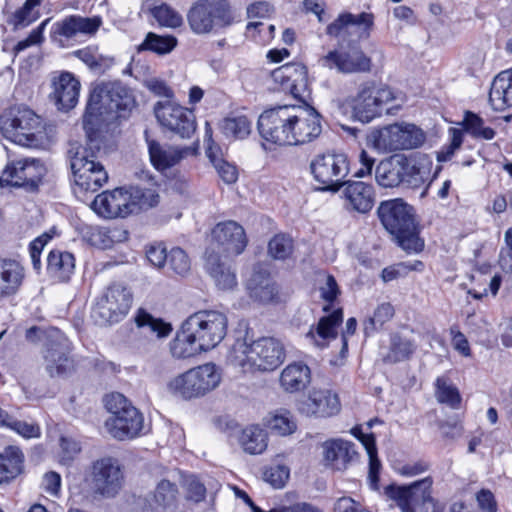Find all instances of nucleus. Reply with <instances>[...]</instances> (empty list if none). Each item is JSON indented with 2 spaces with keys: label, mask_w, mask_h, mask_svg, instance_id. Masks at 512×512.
<instances>
[{
  "label": "nucleus",
  "mask_w": 512,
  "mask_h": 512,
  "mask_svg": "<svg viewBox=\"0 0 512 512\" xmlns=\"http://www.w3.org/2000/svg\"><path fill=\"white\" fill-rule=\"evenodd\" d=\"M134 107L135 99L122 83L100 82L93 86L83 116L88 144L69 150L74 183L81 191L96 192L107 183L108 173L96 161L95 149L99 150L98 132L104 125L126 118Z\"/></svg>",
  "instance_id": "nucleus-1"
},
{
  "label": "nucleus",
  "mask_w": 512,
  "mask_h": 512,
  "mask_svg": "<svg viewBox=\"0 0 512 512\" xmlns=\"http://www.w3.org/2000/svg\"><path fill=\"white\" fill-rule=\"evenodd\" d=\"M320 114L308 105H283L264 111L258 119L262 139L278 146L301 145L321 134Z\"/></svg>",
  "instance_id": "nucleus-2"
},
{
  "label": "nucleus",
  "mask_w": 512,
  "mask_h": 512,
  "mask_svg": "<svg viewBox=\"0 0 512 512\" xmlns=\"http://www.w3.org/2000/svg\"><path fill=\"white\" fill-rule=\"evenodd\" d=\"M228 318L218 310L204 309L189 315L169 343L175 359H188L216 348L226 337Z\"/></svg>",
  "instance_id": "nucleus-3"
},
{
  "label": "nucleus",
  "mask_w": 512,
  "mask_h": 512,
  "mask_svg": "<svg viewBox=\"0 0 512 512\" xmlns=\"http://www.w3.org/2000/svg\"><path fill=\"white\" fill-rule=\"evenodd\" d=\"M285 358V347L280 340L274 337L253 339L248 335L236 338L228 354L230 365L244 374L274 371Z\"/></svg>",
  "instance_id": "nucleus-4"
},
{
  "label": "nucleus",
  "mask_w": 512,
  "mask_h": 512,
  "mask_svg": "<svg viewBox=\"0 0 512 512\" xmlns=\"http://www.w3.org/2000/svg\"><path fill=\"white\" fill-rule=\"evenodd\" d=\"M2 135L27 148L41 149L50 143L44 119L26 106H14L0 116Z\"/></svg>",
  "instance_id": "nucleus-5"
},
{
  "label": "nucleus",
  "mask_w": 512,
  "mask_h": 512,
  "mask_svg": "<svg viewBox=\"0 0 512 512\" xmlns=\"http://www.w3.org/2000/svg\"><path fill=\"white\" fill-rule=\"evenodd\" d=\"M110 416L104 427L113 438L125 441L142 434L144 417L142 413L121 393L113 392L104 398Z\"/></svg>",
  "instance_id": "nucleus-6"
},
{
  "label": "nucleus",
  "mask_w": 512,
  "mask_h": 512,
  "mask_svg": "<svg viewBox=\"0 0 512 512\" xmlns=\"http://www.w3.org/2000/svg\"><path fill=\"white\" fill-rule=\"evenodd\" d=\"M396 100L398 97L390 87L376 86L373 81H367L361 83L356 94L347 98L345 102L351 109L354 119L370 123L384 111L391 114L393 108H399L400 105L389 106Z\"/></svg>",
  "instance_id": "nucleus-7"
},
{
  "label": "nucleus",
  "mask_w": 512,
  "mask_h": 512,
  "mask_svg": "<svg viewBox=\"0 0 512 512\" xmlns=\"http://www.w3.org/2000/svg\"><path fill=\"white\" fill-rule=\"evenodd\" d=\"M234 15L229 0H197L187 12V22L196 35H206L230 26Z\"/></svg>",
  "instance_id": "nucleus-8"
},
{
  "label": "nucleus",
  "mask_w": 512,
  "mask_h": 512,
  "mask_svg": "<svg viewBox=\"0 0 512 512\" xmlns=\"http://www.w3.org/2000/svg\"><path fill=\"white\" fill-rule=\"evenodd\" d=\"M425 133L412 123L397 122L374 130L369 141L380 152H396L420 147L425 142Z\"/></svg>",
  "instance_id": "nucleus-9"
},
{
  "label": "nucleus",
  "mask_w": 512,
  "mask_h": 512,
  "mask_svg": "<svg viewBox=\"0 0 512 512\" xmlns=\"http://www.w3.org/2000/svg\"><path fill=\"white\" fill-rule=\"evenodd\" d=\"M314 180L322 185L321 190L338 191L350 171V162L344 153L316 155L310 162Z\"/></svg>",
  "instance_id": "nucleus-10"
},
{
  "label": "nucleus",
  "mask_w": 512,
  "mask_h": 512,
  "mask_svg": "<svg viewBox=\"0 0 512 512\" xmlns=\"http://www.w3.org/2000/svg\"><path fill=\"white\" fill-rule=\"evenodd\" d=\"M133 302L131 290L119 283L110 285L98 298L93 317L101 324H113L123 320Z\"/></svg>",
  "instance_id": "nucleus-11"
},
{
  "label": "nucleus",
  "mask_w": 512,
  "mask_h": 512,
  "mask_svg": "<svg viewBox=\"0 0 512 512\" xmlns=\"http://www.w3.org/2000/svg\"><path fill=\"white\" fill-rule=\"evenodd\" d=\"M45 174V166L37 159L13 160L6 165L0 176V188L23 187L34 191Z\"/></svg>",
  "instance_id": "nucleus-12"
},
{
  "label": "nucleus",
  "mask_w": 512,
  "mask_h": 512,
  "mask_svg": "<svg viewBox=\"0 0 512 512\" xmlns=\"http://www.w3.org/2000/svg\"><path fill=\"white\" fill-rule=\"evenodd\" d=\"M48 336L52 342L42 350L45 371L50 377H65L75 368L71 343L59 329L51 330Z\"/></svg>",
  "instance_id": "nucleus-13"
},
{
  "label": "nucleus",
  "mask_w": 512,
  "mask_h": 512,
  "mask_svg": "<svg viewBox=\"0 0 512 512\" xmlns=\"http://www.w3.org/2000/svg\"><path fill=\"white\" fill-rule=\"evenodd\" d=\"M432 484L431 477H425L409 485L391 484L385 488V495L401 512H415L416 507L433 501Z\"/></svg>",
  "instance_id": "nucleus-14"
},
{
  "label": "nucleus",
  "mask_w": 512,
  "mask_h": 512,
  "mask_svg": "<svg viewBox=\"0 0 512 512\" xmlns=\"http://www.w3.org/2000/svg\"><path fill=\"white\" fill-rule=\"evenodd\" d=\"M154 113L162 127L181 138H190L196 130L193 112L176 102L159 101L154 107Z\"/></svg>",
  "instance_id": "nucleus-15"
},
{
  "label": "nucleus",
  "mask_w": 512,
  "mask_h": 512,
  "mask_svg": "<svg viewBox=\"0 0 512 512\" xmlns=\"http://www.w3.org/2000/svg\"><path fill=\"white\" fill-rule=\"evenodd\" d=\"M323 67L335 69L342 74L365 73L371 70L372 62L358 45H349L328 52L320 59Z\"/></svg>",
  "instance_id": "nucleus-16"
},
{
  "label": "nucleus",
  "mask_w": 512,
  "mask_h": 512,
  "mask_svg": "<svg viewBox=\"0 0 512 512\" xmlns=\"http://www.w3.org/2000/svg\"><path fill=\"white\" fill-rule=\"evenodd\" d=\"M296 410L308 418H328L337 415L341 404L337 393L327 388H312L296 402Z\"/></svg>",
  "instance_id": "nucleus-17"
},
{
  "label": "nucleus",
  "mask_w": 512,
  "mask_h": 512,
  "mask_svg": "<svg viewBox=\"0 0 512 512\" xmlns=\"http://www.w3.org/2000/svg\"><path fill=\"white\" fill-rule=\"evenodd\" d=\"M248 239L244 228L235 221L218 223L212 230V243L206 252L226 256L240 255L246 248Z\"/></svg>",
  "instance_id": "nucleus-18"
},
{
  "label": "nucleus",
  "mask_w": 512,
  "mask_h": 512,
  "mask_svg": "<svg viewBox=\"0 0 512 512\" xmlns=\"http://www.w3.org/2000/svg\"><path fill=\"white\" fill-rule=\"evenodd\" d=\"M124 475L118 460L105 457L93 463L92 485L95 493L111 498L122 489Z\"/></svg>",
  "instance_id": "nucleus-19"
},
{
  "label": "nucleus",
  "mask_w": 512,
  "mask_h": 512,
  "mask_svg": "<svg viewBox=\"0 0 512 512\" xmlns=\"http://www.w3.org/2000/svg\"><path fill=\"white\" fill-rule=\"evenodd\" d=\"M274 82L280 84L283 91L301 101L309 96L307 69L300 63H287L272 72Z\"/></svg>",
  "instance_id": "nucleus-20"
},
{
  "label": "nucleus",
  "mask_w": 512,
  "mask_h": 512,
  "mask_svg": "<svg viewBox=\"0 0 512 512\" xmlns=\"http://www.w3.org/2000/svg\"><path fill=\"white\" fill-rule=\"evenodd\" d=\"M179 497L177 484L162 479L157 482L153 492L144 498L138 499L137 506L142 512H174Z\"/></svg>",
  "instance_id": "nucleus-21"
},
{
  "label": "nucleus",
  "mask_w": 512,
  "mask_h": 512,
  "mask_svg": "<svg viewBox=\"0 0 512 512\" xmlns=\"http://www.w3.org/2000/svg\"><path fill=\"white\" fill-rule=\"evenodd\" d=\"M378 215L385 229L392 235L412 227L415 223L413 208L402 199L381 202Z\"/></svg>",
  "instance_id": "nucleus-22"
},
{
  "label": "nucleus",
  "mask_w": 512,
  "mask_h": 512,
  "mask_svg": "<svg viewBox=\"0 0 512 512\" xmlns=\"http://www.w3.org/2000/svg\"><path fill=\"white\" fill-rule=\"evenodd\" d=\"M129 191L116 188L98 194L92 202V209L104 218H125L132 214Z\"/></svg>",
  "instance_id": "nucleus-23"
},
{
  "label": "nucleus",
  "mask_w": 512,
  "mask_h": 512,
  "mask_svg": "<svg viewBox=\"0 0 512 512\" xmlns=\"http://www.w3.org/2000/svg\"><path fill=\"white\" fill-rule=\"evenodd\" d=\"M147 145L150 161L155 169L160 172H165L188 156H196L198 154V145L178 147L162 145L157 141L148 139Z\"/></svg>",
  "instance_id": "nucleus-24"
},
{
  "label": "nucleus",
  "mask_w": 512,
  "mask_h": 512,
  "mask_svg": "<svg viewBox=\"0 0 512 512\" xmlns=\"http://www.w3.org/2000/svg\"><path fill=\"white\" fill-rule=\"evenodd\" d=\"M51 97L58 109L69 110L76 106L81 84L70 72H62L52 80Z\"/></svg>",
  "instance_id": "nucleus-25"
},
{
  "label": "nucleus",
  "mask_w": 512,
  "mask_h": 512,
  "mask_svg": "<svg viewBox=\"0 0 512 512\" xmlns=\"http://www.w3.org/2000/svg\"><path fill=\"white\" fill-rule=\"evenodd\" d=\"M102 21L99 17H82L72 15L54 24V33L66 40H77L81 37L94 35Z\"/></svg>",
  "instance_id": "nucleus-26"
},
{
  "label": "nucleus",
  "mask_w": 512,
  "mask_h": 512,
  "mask_svg": "<svg viewBox=\"0 0 512 512\" xmlns=\"http://www.w3.org/2000/svg\"><path fill=\"white\" fill-rule=\"evenodd\" d=\"M25 279L26 269L20 261L0 257V299L16 295Z\"/></svg>",
  "instance_id": "nucleus-27"
},
{
  "label": "nucleus",
  "mask_w": 512,
  "mask_h": 512,
  "mask_svg": "<svg viewBox=\"0 0 512 512\" xmlns=\"http://www.w3.org/2000/svg\"><path fill=\"white\" fill-rule=\"evenodd\" d=\"M323 459L325 466L344 471L357 455L354 444L343 439H330L323 443Z\"/></svg>",
  "instance_id": "nucleus-28"
},
{
  "label": "nucleus",
  "mask_w": 512,
  "mask_h": 512,
  "mask_svg": "<svg viewBox=\"0 0 512 512\" xmlns=\"http://www.w3.org/2000/svg\"><path fill=\"white\" fill-rule=\"evenodd\" d=\"M345 206L359 213L369 212L375 201L373 186L363 181H351L342 191Z\"/></svg>",
  "instance_id": "nucleus-29"
},
{
  "label": "nucleus",
  "mask_w": 512,
  "mask_h": 512,
  "mask_svg": "<svg viewBox=\"0 0 512 512\" xmlns=\"http://www.w3.org/2000/svg\"><path fill=\"white\" fill-rule=\"evenodd\" d=\"M311 382V369L301 361L284 367L279 375V386L285 392L294 394L305 390Z\"/></svg>",
  "instance_id": "nucleus-30"
},
{
  "label": "nucleus",
  "mask_w": 512,
  "mask_h": 512,
  "mask_svg": "<svg viewBox=\"0 0 512 512\" xmlns=\"http://www.w3.org/2000/svg\"><path fill=\"white\" fill-rule=\"evenodd\" d=\"M343 314L340 309L328 316L322 317L316 327H311L306 333V339L310 344L318 348H324L331 340L337 337V328L342 322Z\"/></svg>",
  "instance_id": "nucleus-31"
},
{
  "label": "nucleus",
  "mask_w": 512,
  "mask_h": 512,
  "mask_svg": "<svg viewBox=\"0 0 512 512\" xmlns=\"http://www.w3.org/2000/svg\"><path fill=\"white\" fill-rule=\"evenodd\" d=\"M205 269L218 289L232 290L237 286L235 271L222 261L220 255L215 254L214 250L206 252Z\"/></svg>",
  "instance_id": "nucleus-32"
},
{
  "label": "nucleus",
  "mask_w": 512,
  "mask_h": 512,
  "mask_svg": "<svg viewBox=\"0 0 512 512\" xmlns=\"http://www.w3.org/2000/svg\"><path fill=\"white\" fill-rule=\"evenodd\" d=\"M405 166L403 157L394 156L380 161L375 169V179L379 186L384 188L397 187L403 183Z\"/></svg>",
  "instance_id": "nucleus-33"
},
{
  "label": "nucleus",
  "mask_w": 512,
  "mask_h": 512,
  "mask_svg": "<svg viewBox=\"0 0 512 512\" xmlns=\"http://www.w3.org/2000/svg\"><path fill=\"white\" fill-rule=\"evenodd\" d=\"M489 102L496 111L512 107V69L496 75L491 85Z\"/></svg>",
  "instance_id": "nucleus-34"
},
{
  "label": "nucleus",
  "mask_w": 512,
  "mask_h": 512,
  "mask_svg": "<svg viewBox=\"0 0 512 512\" xmlns=\"http://www.w3.org/2000/svg\"><path fill=\"white\" fill-rule=\"evenodd\" d=\"M83 238L94 247L109 249L115 243L126 241L128 233L120 228L108 229L99 226H88L83 231Z\"/></svg>",
  "instance_id": "nucleus-35"
},
{
  "label": "nucleus",
  "mask_w": 512,
  "mask_h": 512,
  "mask_svg": "<svg viewBox=\"0 0 512 512\" xmlns=\"http://www.w3.org/2000/svg\"><path fill=\"white\" fill-rule=\"evenodd\" d=\"M200 397L215 390L221 383V369L214 363H205L190 369Z\"/></svg>",
  "instance_id": "nucleus-36"
},
{
  "label": "nucleus",
  "mask_w": 512,
  "mask_h": 512,
  "mask_svg": "<svg viewBox=\"0 0 512 512\" xmlns=\"http://www.w3.org/2000/svg\"><path fill=\"white\" fill-rule=\"evenodd\" d=\"M75 269L74 256L66 251L52 250L47 257V273L58 282L68 281Z\"/></svg>",
  "instance_id": "nucleus-37"
},
{
  "label": "nucleus",
  "mask_w": 512,
  "mask_h": 512,
  "mask_svg": "<svg viewBox=\"0 0 512 512\" xmlns=\"http://www.w3.org/2000/svg\"><path fill=\"white\" fill-rule=\"evenodd\" d=\"M403 166H405L403 183L417 188L429 179L432 160L427 155H418L410 161L403 157Z\"/></svg>",
  "instance_id": "nucleus-38"
},
{
  "label": "nucleus",
  "mask_w": 512,
  "mask_h": 512,
  "mask_svg": "<svg viewBox=\"0 0 512 512\" xmlns=\"http://www.w3.org/2000/svg\"><path fill=\"white\" fill-rule=\"evenodd\" d=\"M351 433L363 444L366 449V452L369 456L368 483L372 490H378L381 463L377 457L375 438L372 434L363 433L360 427H354L351 430Z\"/></svg>",
  "instance_id": "nucleus-39"
},
{
  "label": "nucleus",
  "mask_w": 512,
  "mask_h": 512,
  "mask_svg": "<svg viewBox=\"0 0 512 512\" xmlns=\"http://www.w3.org/2000/svg\"><path fill=\"white\" fill-rule=\"evenodd\" d=\"M23 468V454L17 447H8L0 453V484L16 478Z\"/></svg>",
  "instance_id": "nucleus-40"
},
{
  "label": "nucleus",
  "mask_w": 512,
  "mask_h": 512,
  "mask_svg": "<svg viewBox=\"0 0 512 512\" xmlns=\"http://www.w3.org/2000/svg\"><path fill=\"white\" fill-rule=\"evenodd\" d=\"M239 443L242 449L251 455L263 453L268 446V436L264 429L258 425H251L243 429Z\"/></svg>",
  "instance_id": "nucleus-41"
},
{
  "label": "nucleus",
  "mask_w": 512,
  "mask_h": 512,
  "mask_svg": "<svg viewBox=\"0 0 512 512\" xmlns=\"http://www.w3.org/2000/svg\"><path fill=\"white\" fill-rule=\"evenodd\" d=\"M166 387L167 391L171 395L184 400H191L200 397L197 392V388L194 385L190 369L172 377L167 382Z\"/></svg>",
  "instance_id": "nucleus-42"
},
{
  "label": "nucleus",
  "mask_w": 512,
  "mask_h": 512,
  "mask_svg": "<svg viewBox=\"0 0 512 512\" xmlns=\"http://www.w3.org/2000/svg\"><path fill=\"white\" fill-rule=\"evenodd\" d=\"M177 45L178 39L173 35H158L149 32L143 42L137 47V51H150L158 55H167L171 53Z\"/></svg>",
  "instance_id": "nucleus-43"
},
{
  "label": "nucleus",
  "mask_w": 512,
  "mask_h": 512,
  "mask_svg": "<svg viewBox=\"0 0 512 512\" xmlns=\"http://www.w3.org/2000/svg\"><path fill=\"white\" fill-rule=\"evenodd\" d=\"M206 155L217 171L219 177L226 184L236 182L238 179L237 168L223 158L222 151L218 146L209 145V147L206 148Z\"/></svg>",
  "instance_id": "nucleus-44"
},
{
  "label": "nucleus",
  "mask_w": 512,
  "mask_h": 512,
  "mask_svg": "<svg viewBox=\"0 0 512 512\" xmlns=\"http://www.w3.org/2000/svg\"><path fill=\"white\" fill-rule=\"evenodd\" d=\"M136 326L138 328L147 329L151 333L156 334L158 338L168 337L173 328L168 322H165L161 318H156L145 309H138L134 317Z\"/></svg>",
  "instance_id": "nucleus-45"
},
{
  "label": "nucleus",
  "mask_w": 512,
  "mask_h": 512,
  "mask_svg": "<svg viewBox=\"0 0 512 512\" xmlns=\"http://www.w3.org/2000/svg\"><path fill=\"white\" fill-rule=\"evenodd\" d=\"M268 428L279 436H289L297 430V423L288 410H277L267 419Z\"/></svg>",
  "instance_id": "nucleus-46"
},
{
  "label": "nucleus",
  "mask_w": 512,
  "mask_h": 512,
  "mask_svg": "<svg viewBox=\"0 0 512 512\" xmlns=\"http://www.w3.org/2000/svg\"><path fill=\"white\" fill-rule=\"evenodd\" d=\"M414 342L406 337L395 334L391 337L389 352L383 360L388 363H397L408 359L414 352Z\"/></svg>",
  "instance_id": "nucleus-47"
},
{
  "label": "nucleus",
  "mask_w": 512,
  "mask_h": 512,
  "mask_svg": "<svg viewBox=\"0 0 512 512\" xmlns=\"http://www.w3.org/2000/svg\"><path fill=\"white\" fill-rule=\"evenodd\" d=\"M220 128L226 137L244 139L251 133L252 123L243 115L230 116L222 120Z\"/></svg>",
  "instance_id": "nucleus-48"
},
{
  "label": "nucleus",
  "mask_w": 512,
  "mask_h": 512,
  "mask_svg": "<svg viewBox=\"0 0 512 512\" xmlns=\"http://www.w3.org/2000/svg\"><path fill=\"white\" fill-rule=\"evenodd\" d=\"M128 191L131 196L130 203L132 204V214L141 210L153 208L159 203L160 196L155 189L132 188Z\"/></svg>",
  "instance_id": "nucleus-49"
},
{
  "label": "nucleus",
  "mask_w": 512,
  "mask_h": 512,
  "mask_svg": "<svg viewBox=\"0 0 512 512\" xmlns=\"http://www.w3.org/2000/svg\"><path fill=\"white\" fill-rule=\"evenodd\" d=\"M150 12L161 27L176 29L183 24L182 15L166 3L153 6Z\"/></svg>",
  "instance_id": "nucleus-50"
},
{
  "label": "nucleus",
  "mask_w": 512,
  "mask_h": 512,
  "mask_svg": "<svg viewBox=\"0 0 512 512\" xmlns=\"http://www.w3.org/2000/svg\"><path fill=\"white\" fill-rule=\"evenodd\" d=\"M436 398L439 402L445 403L452 408H458L461 402L458 389L444 377L437 378L436 380Z\"/></svg>",
  "instance_id": "nucleus-51"
},
{
  "label": "nucleus",
  "mask_w": 512,
  "mask_h": 512,
  "mask_svg": "<svg viewBox=\"0 0 512 512\" xmlns=\"http://www.w3.org/2000/svg\"><path fill=\"white\" fill-rule=\"evenodd\" d=\"M394 315V308L390 303H382L375 309L373 316L364 322V333L370 335L385 323L390 321Z\"/></svg>",
  "instance_id": "nucleus-52"
},
{
  "label": "nucleus",
  "mask_w": 512,
  "mask_h": 512,
  "mask_svg": "<svg viewBox=\"0 0 512 512\" xmlns=\"http://www.w3.org/2000/svg\"><path fill=\"white\" fill-rule=\"evenodd\" d=\"M465 130L470 133L474 138L484 140H491L495 136V131L484 125V120L477 114L467 112L464 117Z\"/></svg>",
  "instance_id": "nucleus-53"
},
{
  "label": "nucleus",
  "mask_w": 512,
  "mask_h": 512,
  "mask_svg": "<svg viewBox=\"0 0 512 512\" xmlns=\"http://www.w3.org/2000/svg\"><path fill=\"white\" fill-rule=\"evenodd\" d=\"M293 249V239L286 234H277L268 243L269 255L277 260H285L290 257Z\"/></svg>",
  "instance_id": "nucleus-54"
},
{
  "label": "nucleus",
  "mask_w": 512,
  "mask_h": 512,
  "mask_svg": "<svg viewBox=\"0 0 512 512\" xmlns=\"http://www.w3.org/2000/svg\"><path fill=\"white\" fill-rule=\"evenodd\" d=\"M394 236L399 246L408 253H417L423 249L424 242L418 235L416 223L412 227L394 234Z\"/></svg>",
  "instance_id": "nucleus-55"
},
{
  "label": "nucleus",
  "mask_w": 512,
  "mask_h": 512,
  "mask_svg": "<svg viewBox=\"0 0 512 512\" xmlns=\"http://www.w3.org/2000/svg\"><path fill=\"white\" fill-rule=\"evenodd\" d=\"M42 0H26L24 5L15 11L13 15V24L16 28L27 27L36 21L40 14L37 7L40 6Z\"/></svg>",
  "instance_id": "nucleus-56"
},
{
  "label": "nucleus",
  "mask_w": 512,
  "mask_h": 512,
  "mask_svg": "<svg viewBox=\"0 0 512 512\" xmlns=\"http://www.w3.org/2000/svg\"><path fill=\"white\" fill-rule=\"evenodd\" d=\"M250 296L260 302H272L277 295L276 286L268 279H264L260 284H255V279H251L248 284Z\"/></svg>",
  "instance_id": "nucleus-57"
},
{
  "label": "nucleus",
  "mask_w": 512,
  "mask_h": 512,
  "mask_svg": "<svg viewBox=\"0 0 512 512\" xmlns=\"http://www.w3.org/2000/svg\"><path fill=\"white\" fill-rule=\"evenodd\" d=\"M166 263L178 275H185L190 270V260L186 252L179 247L170 250Z\"/></svg>",
  "instance_id": "nucleus-58"
},
{
  "label": "nucleus",
  "mask_w": 512,
  "mask_h": 512,
  "mask_svg": "<svg viewBox=\"0 0 512 512\" xmlns=\"http://www.w3.org/2000/svg\"><path fill=\"white\" fill-rule=\"evenodd\" d=\"M183 488L185 491V499L189 502L199 503L206 497V487L194 475L185 478Z\"/></svg>",
  "instance_id": "nucleus-59"
},
{
  "label": "nucleus",
  "mask_w": 512,
  "mask_h": 512,
  "mask_svg": "<svg viewBox=\"0 0 512 512\" xmlns=\"http://www.w3.org/2000/svg\"><path fill=\"white\" fill-rule=\"evenodd\" d=\"M290 476V469L285 465H275L267 468L263 473L264 480L276 489L285 486Z\"/></svg>",
  "instance_id": "nucleus-60"
},
{
  "label": "nucleus",
  "mask_w": 512,
  "mask_h": 512,
  "mask_svg": "<svg viewBox=\"0 0 512 512\" xmlns=\"http://www.w3.org/2000/svg\"><path fill=\"white\" fill-rule=\"evenodd\" d=\"M348 19V26H355L359 37L367 38L370 35V30L374 24V16L371 13L362 12L358 15L346 13Z\"/></svg>",
  "instance_id": "nucleus-61"
},
{
  "label": "nucleus",
  "mask_w": 512,
  "mask_h": 512,
  "mask_svg": "<svg viewBox=\"0 0 512 512\" xmlns=\"http://www.w3.org/2000/svg\"><path fill=\"white\" fill-rule=\"evenodd\" d=\"M74 55L84 62L90 69L100 71L103 66V58L96 46H87L74 52Z\"/></svg>",
  "instance_id": "nucleus-62"
},
{
  "label": "nucleus",
  "mask_w": 512,
  "mask_h": 512,
  "mask_svg": "<svg viewBox=\"0 0 512 512\" xmlns=\"http://www.w3.org/2000/svg\"><path fill=\"white\" fill-rule=\"evenodd\" d=\"M318 281L321 297L327 302H333L340 293L335 278L329 274H321Z\"/></svg>",
  "instance_id": "nucleus-63"
},
{
  "label": "nucleus",
  "mask_w": 512,
  "mask_h": 512,
  "mask_svg": "<svg viewBox=\"0 0 512 512\" xmlns=\"http://www.w3.org/2000/svg\"><path fill=\"white\" fill-rule=\"evenodd\" d=\"M80 451V444L75 439L66 436L61 437L59 457L62 463H69Z\"/></svg>",
  "instance_id": "nucleus-64"
}]
</instances>
